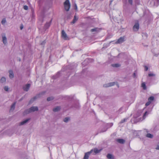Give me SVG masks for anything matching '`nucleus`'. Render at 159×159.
Masks as SVG:
<instances>
[{
    "instance_id": "obj_1",
    "label": "nucleus",
    "mask_w": 159,
    "mask_h": 159,
    "mask_svg": "<svg viewBox=\"0 0 159 159\" xmlns=\"http://www.w3.org/2000/svg\"><path fill=\"white\" fill-rule=\"evenodd\" d=\"M101 150L98 149L97 148H95L94 149H91L89 152H87L85 153L83 159H88L89 155L92 153L93 152H94V154H93V155H95L96 154L99 153Z\"/></svg>"
},
{
    "instance_id": "obj_2",
    "label": "nucleus",
    "mask_w": 159,
    "mask_h": 159,
    "mask_svg": "<svg viewBox=\"0 0 159 159\" xmlns=\"http://www.w3.org/2000/svg\"><path fill=\"white\" fill-rule=\"evenodd\" d=\"M38 107L36 106H33L30 107V108L25 110L24 112L26 114H28L32 112L38 111Z\"/></svg>"
},
{
    "instance_id": "obj_3",
    "label": "nucleus",
    "mask_w": 159,
    "mask_h": 159,
    "mask_svg": "<svg viewBox=\"0 0 159 159\" xmlns=\"http://www.w3.org/2000/svg\"><path fill=\"white\" fill-rule=\"evenodd\" d=\"M45 93V92L44 91L43 92L37 95L36 96L34 97L33 98H31L30 101V103H32L37 98H39L41 97V96L44 95Z\"/></svg>"
},
{
    "instance_id": "obj_4",
    "label": "nucleus",
    "mask_w": 159,
    "mask_h": 159,
    "mask_svg": "<svg viewBox=\"0 0 159 159\" xmlns=\"http://www.w3.org/2000/svg\"><path fill=\"white\" fill-rule=\"evenodd\" d=\"M64 5L65 10L68 11L70 7V5L69 0H66L64 2Z\"/></svg>"
},
{
    "instance_id": "obj_5",
    "label": "nucleus",
    "mask_w": 159,
    "mask_h": 159,
    "mask_svg": "<svg viewBox=\"0 0 159 159\" xmlns=\"http://www.w3.org/2000/svg\"><path fill=\"white\" fill-rule=\"evenodd\" d=\"M94 60L92 59L91 58H87L82 63V64L83 65H84V66L87 65V62H92Z\"/></svg>"
},
{
    "instance_id": "obj_6",
    "label": "nucleus",
    "mask_w": 159,
    "mask_h": 159,
    "mask_svg": "<svg viewBox=\"0 0 159 159\" xmlns=\"http://www.w3.org/2000/svg\"><path fill=\"white\" fill-rule=\"evenodd\" d=\"M139 29V23H136L133 27V30L135 31H137Z\"/></svg>"
},
{
    "instance_id": "obj_7",
    "label": "nucleus",
    "mask_w": 159,
    "mask_h": 159,
    "mask_svg": "<svg viewBox=\"0 0 159 159\" xmlns=\"http://www.w3.org/2000/svg\"><path fill=\"white\" fill-rule=\"evenodd\" d=\"M61 36L62 38L65 40L68 39V37L65 31L64 30H62L61 32Z\"/></svg>"
},
{
    "instance_id": "obj_8",
    "label": "nucleus",
    "mask_w": 159,
    "mask_h": 159,
    "mask_svg": "<svg viewBox=\"0 0 159 159\" xmlns=\"http://www.w3.org/2000/svg\"><path fill=\"white\" fill-rule=\"evenodd\" d=\"M2 42L4 44H6L7 43V38L5 34H2Z\"/></svg>"
},
{
    "instance_id": "obj_9",
    "label": "nucleus",
    "mask_w": 159,
    "mask_h": 159,
    "mask_svg": "<svg viewBox=\"0 0 159 159\" xmlns=\"http://www.w3.org/2000/svg\"><path fill=\"white\" fill-rule=\"evenodd\" d=\"M30 85L28 84L25 85L23 87V90L25 91H28L30 87Z\"/></svg>"
},
{
    "instance_id": "obj_10",
    "label": "nucleus",
    "mask_w": 159,
    "mask_h": 159,
    "mask_svg": "<svg viewBox=\"0 0 159 159\" xmlns=\"http://www.w3.org/2000/svg\"><path fill=\"white\" fill-rule=\"evenodd\" d=\"M125 37H121L119 38L116 42V43H123L125 41Z\"/></svg>"
},
{
    "instance_id": "obj_11",
    "label": "nucleus",
    "mask_w": 159,
    "mask_h": 159,
    "mask_svg": "<svg viewBox=\"0 0 159 159\" xmlns=\"http://www.w3.org/2000/svg\"><path fill=\"white\" fill-rule=\"evenodd\" d=\"M71 107L75 108L77 109H79L80 107V106L79 103H77L73 105Z\"/></svg>"
},
{
    "instance_id": "obj_12",
    "label": "nucleus",
    "mask_w": 159,
    "mask_h": 159,
    "mask_svg": "<svg viewBox=\"0 0 159 159\" xmlns=\"http://www.w3.org/2000/svg\"><path fill=\"white\" fill-rule=\"evenodd\" d=\"M30 118H28V119H26L25 120L22 121V122H20V125H24L26 124V123H27L29 121V120H30Z\"/></svg>"
},
{
    "instance_id": "obj_13",
    "label": "nucleus",
    "mask_w": 159,
    "mask_h": 159,
    "mask_svg": "<svg viewBox=\"0 0 159 159\" xmlns=\"http://www.w3.org/2000/svg\"><path fill=\"white\" fill-rule=\"evenodd\" d=\"M52 20H50V22H47L45 24L44 26V29H48L50 26L51 25V23L52 21Z\"/></svg>"
},
{
    "instance_id": "obj_14",
    "label": "nucleus",
    "mask_w": 159,
    "mask_h": 159,
    "mask_svg": "<svg viewBox=\"0 0 159 159\" xmlns=\"http://www.w3.org/2000/svg\"><path fill=\"white\" fill-rule=\"evenodd\" d=\"M9 76L10 79H12L14 77V73L12 70H9Z\"/></svg>"
},
{
    "instance_id": "obj_15",
    "label": "nucleus",
    "mask_w": 159,
    "mask_h": 159,
    "mask_svg": "<svg viewBox=\"0 0 159 159\" xmlns=\"http://www.w3.org/2000/svg\"><path fill=\"white\" fill-rule=\"evenodd\" d=\"M116 141L120 144H124L125 142V140L122 139H117Z\"/></svg>"
},
{
    "instance_id": "obj_16",
    "label": "nucleus",
    "mask_w": 159,
    "mask_h": 159,
    "mask_svg": "<svg viewBox=\"0 0 159 159\" xmlns=\"http://www.w3.org/2000/svg\"><path fill=\"white\" fill-rule=\"evenodd\" d=\"M100 30V28H95L93 29H92L91 30V32H98L99 30Z\"/></svg>"
},
{
    "instance_id": "obj_17",
    "label": "nucleus",
    "mask_w": 159,
    "mask_h": 159,
    "mask_svg": "<svg viewBox=\"0 0 159 159\" xmlns=\"http://www.w3.org/2000/svg\"><path fill=\"white\" fill-rule=\"evenodd\" d=\"M60 110V107L59 106H57L56 107L54 108L53 109V111L54 112H57Z\"/></svg>"
},
{
    "instance_id": "obj_18",
    "label": "nucleus",
    "mask_w": 159,
    "mask_h": 159,
    "mask_svg": "<svg viewBox=\"0 0 159 159\" xmlns=\"http://www.w3.org/2000/svg\"><path fill=\"white\" fill-rule=\"evenodd\" d=\"M15 105H16V102H14L11 106L10 110V111H11V110L13 111V110H14L15 108Z\"/></svg>"
},
{
    "instance_id": "obj_19",
    "label": "nucleus",
    "mask_w": 159,
    "mask_h": 159,
    "mask_svg": "<svg viewBox=\"0 0 159 159\" xmlns=\"http://www.w3.org/2000/svg\"><path fill=\"white\" fill-rule=\"evenodd\" d=\"M60 72H58L57 73L56 75L52 76L53 79H55L60 76Z\"/></svg>"
},
{
    "instance_id": "obj_20",
    "label": "nucleus",
    "mask_w": 159,
    "mask_h": 159,
    "mask_svg": "<svg viewBox=\"0 0 159 159\" xmlns=\"http://www.w3.org/2000/svg\"><path fill=\"white\" fill-rule=\"evenodd\" d=\"M111 66L114 67H118L120 66V65L119 64H111Z\"/></svg>"
},
{
    "instance_id": "obj_21",
    "label": "nucleus",
    "mask_w": 159,
    "mask_h": 159,
    "mask_svg": "<svg viewBox=\"0 0 159 159\" xmlns=\"http://www.w3.org/2000/svg\"><path fill=\"white\" fill-rule=\"evenodd\" d=\"M78 19V18H77L76 16H74V19L72 22H71V23L73 24H74L77 20Z\"/></svg>"
},
{
    "instance_id": "obj_22",
    "label": "nucleus",
    "mask_w": 159,
    "mask_h": 159,
    "mask_svg": "<svg viewBox=\"0 0 159 159\" xmlns=\"http://www.w3.org/2000/svg\"><path fill=\"white\" fill-rule=\"evenodd\" d=\"M6 81V78L4 77H2L0 80L1 82L2 83L5 82Z\"/></svg>"
},
{
    "instance_id": "obj_23",
    "label": "nucleus",
    "mask_w": 159,
    "mask_h": 159,
    "mask_svg": "<svg viewBox=\"0 0 159 159\" xmlns=\"http://www.w3.org/2000/svg\"><path fill=\"white\" fill-rule=\"evenodd\" d=\"M154 97L153 96H151V97H150L149 98H148V101H150V102H151L152 101H153L154 100Z\"/></svg>"
},
{
    "instance_id": "obj_24",
    "label": "nucleus",
    "mask_w": 159,
    "mask_h": 159,
    "mask_svg": "<svg viewBox=\"0 0 159 159\" xmlns=\"http://www.w3.org/2000/svg\"><path fill=\"white\" fill-rule=\"evenodd\" d=\"M146 136L149 138H152L153 137V135L150 133H148L146 135Z\"/></svg>"
},
{
    "instance_id": "obj_25",
    "label": "nucleus",
    "mask_w": 159,
    "mask_h": 159,
    "mask_svg": "<svg viewBox=\"0 0 159 159\" xmlns=\"http://www.w3.org/2000/svg\"><path fill=\"white\" fill-rule=\"evenodd\" d=\"M107 157L108 159H111L113 158V157L112 155L109 153L107 154Z\"/></svg>"
},
{
    "instance_id": "obj_26",
    "label": "nucleus",
    "mask_w": 159,
    "mask_h": 159,
    "mask_svg": "<svg viewBox=\"0 0 159 159\" xmlns=\"http://www.w3.org/2000/svg\"><path fill=\"white\" fill-rule=\"evenodd\" d=\"M54 98L52 96L48 97L47 98V101L48 102L52 101L54 99Z\"/></svg>"
},
{
    "instance_id": "obj_27",
    "label": "nucleus",
    "mask_w": 159,
    "mask_h": 159,
    "mask_svg": "<svg viewBox=\"0 0 159 159\" xmlns=\"http://www.w3.org/2000/svg\"><path fill=\"white\" fill-rule=\"evenodd\" d=\"M69 120L70 118L68 117H67L64 118L63 120V121L64 122L67 123L68 121Z\"/></svg>"
},
{
    "instance_id": "obj_28",
    "label": "nucleus",
    "mask_w": 159,
    "mask_h": 159,
    "mask_svg": "<svg viewBox=\"0 0 159 159\" xmlns=\"http://www.w3.org/2000/svg\"><path fill=\"white\" fill-rule=\"evenodd\" d=\"M142 86L143 88V89L144 90L146 89V87L145 84L144 82L142 84Z\"/></svg>"
},
{
    "instance_id": "obj_29",
    "label": "nucleus",
    "mask_w": 159,
    "mask_h": 159,
    "mask_svg": "<svg viewBox=\"0 0 159 159\" xmlns=\"http://www.w3.org/2000/svg\"><path fill=\"white\" fill-rule=\"evenodd\" d=\"M128 118H125L124 119L122 120L120 122V123H122L128 120Z\"/></svg>"
},
{
    "instance_id": "obj_30",
    "label": "nucleus",
    "mask_w": 159,
    "mask_h": 159,
    "mask_svg": "<svg viewBox=\"0 0 159 159\" xmlns=\"http://www.w3.org/2000/svg\"><path fill=\"white\" fill-rule=\"evenodd\" d=\"M6 22V20L5 18L3 19L1 21V23L2 25H4Z\"/></svg>"
},
{
    "instance_id": "obj_31",
    "label": "nucleus",
    "mask_w": 159,
    "mask_h": 159,
    "mask_svg": "<svg viewBox=\"0 0 159 159\" xmlns=\"http://www.w3.org/2000/svg\"><path fill=\"white\" fill-rule=\"evenodd\" d=\"M103 87L105 88H107V87H110V86L109 85V84H104L103 85Z\"/></svg>"
},
{
    "instance_id": "obj_32",
    "label": "nucleus",
    "mask_w": 159,
    "mask_h": 159,
    "mask_svg": "<svg viewBox=\"0 0 159 159\" xmlns=\"http://www.w3.org/2000/svg\"><path fill=\"white\" fill-rule=\"evenodd\" d=\"M108 128H107L106 129H102V130L100 131V133H102V132H105L107 131V129Z\"/></svg>"
},
{
    "instance_id": "obj_33",
    "label": "nucleus",
    "mask_w": 159,
    "mask_h": 159,
    "mask_svg": "<svg viewBox=\"0 0 159 159\" xmlns=\"http://www.w3.org/2000/svg\"><path fill=\"white\" fill-rule=\"evenodd\" d=\"M109 85L110 86V87L112 86H113L115 85V82H111L109 83Z\"/></svg>"
},
{
    "instance_id": "obj_34",
    "label": "nucleus",
    "mask_w": 159,
    "mask_h": 159,
    "mask_svg": "<svg viewBox=\"0 0 159 159\" xmlns=\"http://www.w3.org/2000/svg\"><path fill=\"white\" fill-rule=\"evenodd\" d=\"M147 114V111L145 112L144 113V114H143V119H144L146 117V115Z\"/></svg>"
},
{
    "instance_id": "obj_35",
    "label": "nucleus",
    "mask_w": 159,
    "mask_h": 159,
    "mask_svg": "<svg viewBox=\"0 0 159 159\" xmlns=\"http://www.w3.org/2000/svg\"><path fill=\"white\" fill-rule=\"evenodd\" d=\"M23 8L25 10H27L28 9V7L27 6L25 5L24 6Z\"/></svg>"
},
{
    "instance_id": "obj_36",
    "label": "nucleus",
    "mask_w": 159,
    "mask_h": 159,
    "mask_svg": "<svg viewBox=\"0 0 159 159\" xmlns=\"http://www.w3.org/2000/svg\"><path fill=\"white\" fill-rule=\"evenodd\" d=\"M4 89L5 91H7L8 89V88L7 86H5L4 88Z\"/></svg>"
},
{
    "instance_id": "obj_37",
    "label": "nucleus",
    "mask_w": 159,
    "mask_h": 159,
    "mask_svg": "<svg viewBox=\"0 0 159 159\" xmlns=\"http://www.w3.org/2000/svg\"><path fill=\"white\" fill-rule=\"evenodd\" d=\"M155 75L154 74H152V73H149V74H148V76L149 77L153 76H154Z\"/></svg>"
},
{
    "instance_id": "obj_38",
    "label": "nucleus",
    "mask_w": 159,
    "mask_h": 159,
    "mask_svg": "<svg viewBox=\"0 0 159 159\" xmlns=\"http://www.w3.org/2000/svg\"><path fill=\"white\" fill-rule=\"evenodd\" d=\"M151 103V102H150V101H148L147 103H146L145 104V106H147L148 105H149Z\"/></svg>"
},
{
    "instance_id": "obj_39",
    "label": "nucleus",
    "mask_w": 159,
    "mask_h": 159,
    "mask_svg": "<svg viewBox=\"0 0 159 159\" xmlns=\"http://www.w3.org/2000/svg\"><path fill=\"white\" fill-rule=\"evenodd\" d=\"M128 2L130 4H132V0H128Z\"/></svg>"
},
{
    "instance_id": "obj_40",
    "label": "nucleus",
    "mask_w": 159,
    "mask_h": 159,
    "mask_svg": "<svg viewBox=\"0 0 159 159\" xmlns=\"http://www.w3.org/2000/svg\"><path fill=\"white\" fill-rule=\"evenodd\" d=\"M144 67L145 71H147L148 69V67L146 66H145Z\"/></svg>"
},
{
    "instance_id": "obj_41",
    "label": "nucleus",
    "mask_w": 159,
    "mask_h": 159,
    "mask_svg": "<svg viewBox=\"0 0 159 159\" xmlns=\"http://www.w3.org/2000/svg\"><path fill=\"white\" fill-rule=\"evenodd\" d=\"M133 77L134 78H135L136 77V74L135 73V72L133 73Z\"/></svg>"
},
{
    "instance_id": "obj_42",
    "label": "nucleus",
    "mask_w": 159,
    "mask_h": 159,
    "mask_svg": "<svg viewBox=\"0 0 159 159\" xmlns=\"http://www.w3.org/2000/svg\"><path fill=\"white\" fill-rule=\"evenodd\" d=\"M45 41H44L41 43V44L42 45H44L45 44Z\"/></svg>"
},
{
    "instance_id": "obj_43",
    "label": "nucleus",
    "mask_w": 159,
    "mask_h": 159,
    "mask_svg": "<svg viewBox=\"0 0 159 159\" xmlns=\"http://www.w3.org/2000/svg\"><path fill=\"white\" fill-rule=\"evenodd\" d=\"M109 125H110V127H111L112 126L113 124L112 123H111L108 124Z\"/></svg>"
},
{
    "instance_id": "obj_44",
    "label": "nucleus",
    "mask_w": 159,
    "mask_h": 159,
    "mask_svg": "<svg viewBox=\"0 0 159 159\" xmlns=\"http://www.w3.org/2000/svg\"><path fill=\"white\" fill-rule=\"evenodd\" d=\"M23 28V26H20V30H22Z\"/></svg>"
},
{
    "instance_id": "obj_45",
    "label": "nucleus",
    "mask_w": 159,
    "mask_h": 159,
    "mask_svg": "<svg viewBox=\"0 0 159 159\" xmlns=\"http://www.w3.org/2000/svg\"><path fill=\"white\" fill-rule=\"evenodd\" d=\"M75 9H77V5L76 4L75 5Z\"/></svg>"
},
{
    "instance_id": "obj_46",
    "label": "nucleus",
    "mask_w": 159,
    "mask_h": 159,
    "mask_svg": "<svg viewBox=\"0 0 159 159\" xmlns=\"http://www.w3.org/2000/svg\"><path fill=\"white\" fill-rule=\"evenodd\" d=\"M112 1H113V0L110 1V4L111 3V2H112Z\"/></svg>"
},
{
    "instance_id": "obj_47",
    "label": "nucleus",
    "mask_w": 159,
    "mask_h": 159,
    "mask_svg": "<svg viewBox=\"0 0 159 159\" xmlns=\"http://www.w3.org/2000/svg\"><path fill=\"white\" fill-rule=\"evenodd\" d=\"M18 60L19 61H21V59L20 58H19V59H18Z\"/></svg>"
},
{
    "instance_id": "obj_48",
    "label": "nucleus",
    "mask_w": 159,
    "mask_h": 159,
    "mask_svg": "<svg viewBox=\"0 0 159 159\" xmlns=\"http://www.w3.org/2000/svg\"><path fill=\"white\" fill-rule=\"evenodd\" d=\"M34 16V13H32V16Z\"/></svg>"
},
{
    "instance_id": "obj_49",
    "label": "nucleus",
    "mask_w": 159,
    "mask_h": 159,
    "mask_svg": "<svg viewBox=\"0 0 159 159\" xmlns=\"http://www.w3.org/2000/svg\"><path fill=\"white\" fill-rule=\"evenodd\" d=\"M146 132H148V131L147 129H146Z\"/></svg>"
},
{
    "instance_id": "obj_50",
    "label": "nucleus",
    "mask_w": 159,
    "mask_h": 159,
    "mask_svg": "<svg viewBox=\"0 0 159 159\" xmlns=\"http://www.w3.org/2000/svg\"><path fill=\"white\" fill-rule=\"evenodd\" d=\"M157 149H159V146L158 147Z\"/></svg>"
},
{
    "instance_id": "obj_51",
    "label": "nucleus",
    "mask_w": 159,
    "mask_h": 159,
    "mask_svg": "<svg viewBox=\"0 0 159 159\" xmlns=\"http://www.w3.org/2000/svg\"><path fill=\"white\" fill-rule=\"evenodd\" d=\"M22 99H20V101H21V100H22Z\"/></svg>"
},
{
    "instance_id": "obj_52",
    "label": "nucleus",
    "mask_w": 159,
    "mask_h": 159,
    "mask_svg": "<svg viewBox=\"0 0 159 159\" xmlns=\"http://www.w3.org/2000/svg\"><path fill=\"white\" fill-rule=\"evenodd\" d=\"M42 13H43V12H42Z\"/></svg>"
}]
</instances>
